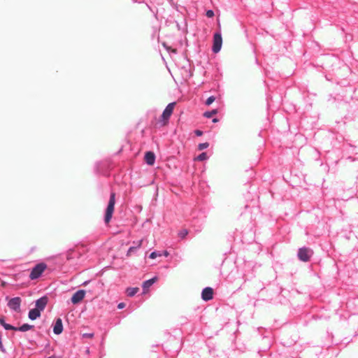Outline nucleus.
I'll return each mask as SVG.
<instances>
[{
    "label": "nucleus",
    "instance_id": "26",
    "mask_svg": "<svg viewBox=\"0 0 358 358\" xmlns=\"http://www.w3.org/2000/svg\"><path fill=\"white\" fill-rule=\"evenodd\" d=\"M0 350L2 351V352H5V349L2 345V341H1V337H0Z\"/></svg>",
    "mask_w": 358,
    "mask_h": 358
},
{
    "label": "nucleus",
    "instance_id": "4",
    "mask_svg": "<svg viewBox=\"0 0 358 358\" xmlns=\"http://www.w3.org/2000/svg\"><path fill=\"white\" fill-rule=\"evenodd\" d=\"M222 44V38L220 33H215L213 36V44L212 50L213 52L217 53L221 48Z\"/></svg>",
    "mask_w": 358,
    "mask_h": 358
},
{
    "label": "nucleus",
    "instance_id": "5",
    "mask_svg": "<svg viewBox=\"0 0 358 358\" xmlns=\"http://www.w3.org/2000/svg\"><path fill=\"white\" fill-rule=\"evenodd\" d=\"M312 255V252L310 249L306 248H302L299 250L298 257L300 260L303 262H308Z\"/></svg>",
    "mask_w": 358,
    "mask_h": 358
},
{
    "label": "nucleus",
    "instance_id": "31",
    "mask_svg": "<svg viewBox=\"0 0 358 358\" xmlns=\"http://www.w3.org/2000/svg\"><path fill=\"white\" fill-rule=\"evenodd\" d=\"M49 358H51V357H49Z\"/></svg>",
    "mask_w": 358,
    "mask_h": 358
},
{
    "label": "nucleus",
    "instance_id": "12",
    "mask_svg": "<svg viewBox=\"0 0 358 358\" xmlns=\"http://www.w3.org/2000/svg\"><path fill=\"white\" fill-rule=\"evenodd\" d=\"M157 277H154L152 279L145 281L143 283V293H146L150 287H151L157 280Z\"/></svg>",
    "mask_w": 358,
    "mask_h": 358
},
{
    "label": "nucleus",
    "instance_id": "30",
    "mask_svg": "<svg viewBox=\"0 0 358 358\" xmlns=\"http://www.w3.org/2000/svg\"><path fill=\"white\" fill-rule=\"evenodd\" d=\"M83 336H92V334H84Z\"/></svg>",
    "mask_w": 358,
    "mask_h": 358
},
{
    "label": "nucleus",
    "instance_id": "1",
    "mask_svg": "<svg viewBox=\"0 0 358 358\" xmlns=\"http://www.w3.org/2000/svg\"><path fill=\"white\" fill-rule=\"evenodd\" d=\"M115 204V193L111 192L110 199L106 210L104 221L106 224H108L112 218Z\"/></svg>",
    "mask_w": 358,
    "mask_h": 358
},
{
    "label": "nucleus",
    "instance_id": "16",
    "mask_svg": "<svg viewBox=\"0 0 358 358\" xmlns=\"http://www.w3.org/2000/svg\"><path fill=\"white\" fill-rule=\"evenodd\" d=\"M0 324L1 325L3 326V327L6 329H13V330H17V328L16 327H14L8 324H6L5 322H4V320L3 318H0Z\"/></svg>",
    "mask_w": 358,
    "mask_h": 358
},
{
    "label": "nucleus",
    "instance_id": "14",
    "mask_svg": "<svg viewBox=\"0 0 358 358\" xmlns=\"http://www.w3.org/2000/svg\"><path fill=\"white\" fill-rule=\"evenodd\" d=\"M143 243V240H140L136 243V246L130 247L127 251V256H130L132 252H134L137 248H141Z\"/></svg>",
    "mask_w": 358,
    "mask_h": 358
},
{
    "label": "nucleus",
    "instance_id": "9",
    "mask_svg": "<svg viewBox=\"0 0 358 358\" xmlns=\"http://www.w3.org/2000/svg\"><path fill=\"white\" fill-rule=\"evenodd\" d=\"M63 330L62 320L61 318H57L53 326V332L55 334H60Z\"/></svg>",
    "mask_w": 358,
    "mask_h": 358
},
{
    "label": "nucleus",
    "instance_id": "28",
    "mask_svg": "<svg viewBox=\"0 0 358 358\" xmlns=\"http://www.w3.org/2000/svg\"><path fill=\"white\" fill-rule=\"evenodd\" d=\"M169 253L167 251H164V255L165 257L169 256Z\"/></svg>",
    "mask_w": 358,
    "mask_h": 358
},
{
    "label": "nucleus",
    "instance_id": "23",
    "mask_svg": "<svg viewBox=\"0 0 358 358\" xmlns=\"http://www.w3.org/2000/svg\"><path fill=\"white\" fill-rule=\"evenodd\" d=\"M162 256V254L159 253V252H152L150 255V259H155L157 257H160Z\"/></svg>",
    "mask_w": 358,
    "mask_h": 358
},
{
    "label": "nucleus",
    "instance_id": "20",
    "mask_svg": "<svg viewBox=\"0 0 358 358\" xmlns=\"http://www.w3.org/2000/svg\"><path fill=\"white\" fill-rule=\"evenodd\" d=\"M188 234V231L187 229H182L178 233L179 237L181 238H185V236Z\"/></svg>",
    "mask_w": 358,
    "mask_h": 358
},
{
    "label": "nucleus",
    "instance_id": "19",
    "mask_svg": "<svg viewBox=\"0 0 358 358\" xmlns=\"http://www.w3.org/2000/svg\"><path fill=\"white\" fill-rule=\"evenodd\" d=\"M208 158L207 154L206 152H202L197 157L196 159L198 161H204Z\"/></svg>",
    "mask_w": 358,
    "mask_h": 358
},
{
    "label": "nucleus",
    "instance_id": "3",
    "mask_svg": "<svg viewBox=\"0 0 358 358\" xmlns=\"http://www.w3.org/2000/svg\"><path fill=\"white\" fill-rule=\"evenodd\" d=\"M46 268V265L43 263H41L37 264L33 269L31 270L29 278L31 280L37 279L41 276L42 273L45 271Z\"/></svg>",
    "mask_w": 358,
    "mask_h": 358
},
{
    "label": "nucleus",
    "instance_id": "2",
    "mask_svg": "<svg viewBox=\"0 0 358 358\" xmlns=\"http://www.w3.org/2000/svg\"><path fill=\"white\" fill-rule=\"evenodd\" d=\"M175 106H176L175 102L170 103L169 104H168V106L164 109V110L162 113V115L161 116L162 122V126L166 125L169 117H171V115L173 113Z\"/></svg>",
    "mask_w": 358,
    "mask_h": 358
},
{
    "label": "nucleus",
    "instance_id": "6",
    "mask_svg": "<svg viewBox=\"0 0 358 358\" xmlns=\"http://www.w3.org/2000/svg\"><path fill=\"white\" fill-rule=\"evenodd\" d=\"M85 291L83 289H80L74 293L71 297V302L73 304H78L80 303L85 296Z\"/></svg>",
    "mask_w": 358,
    "mask_h": 358
},
{
    "label": "nucleus",
    "instance_id": "24",
    "mask_svg": "<svg viewBox=\"0 0 358 358\" xmlns=\"http://www.w3.org/2000/svg\"><path fill=\"white\" fill-rule=\"evenodd\" d=\"M206 16L208 17H213L214 16V12L212 10H207Z\"/></svg>",
    "mask_w": 358,
    "mask_h": 358
},
{
    "label": "nucleus",
    "instance_id": "17",
    "mask_svg": "<svg viewBox=\"0 0 358 358\" xmlns=\"http://www.w3.org/2000/svg\"><path fill=\"white\" fill-rule=\"evenodd\" d=\"M217 113V110L216 109H215L211 111H208V112L204 113L203 115L206 117L210 118V117H213V115H216Z\"/></svg>",
    "mask_w": 358,
    "mask_h": 358
},
{
    "label": "nucleus",
    "instance_id": "8",
    "mask_svg": "<svg viewBox=\"0 0 358 358\" xmlns=\"http://www.w3.org/2000/svg\"><path fill=\"white\" fill-rule=\"evenodd\" d=\"M201 298L203 301H208L213 298V289L211 287H206L201 292Z\"/></svg>",
    "mask_w": 358,
    "mask_h": 358
},
{
    "label": "nucleus",
    "instance_id": "21",
    "mask_svg": "<svg viewBox=\"0 0 358 358\" xmlns=\"http://www.w3.org/2000/svg\"><path fill=\"white\" fill-rule=\"evenodd\" d=\"M208 146H209V143H200L198 145V149L199 150H204V149L207 148Z\"/></svg>",
    "mask_w": 358,
    "mask_h": 358
},
{
    "label": "nucleus",
    "instance_id": "15",
    "mask_svg": "<svg viewBox=\"0 0 358 358\" xmlns=\"http://www.w3.org/2000/svg\"><path fill=\"white\" fill-rule=\"evenodd\" d=\"M138 287H128L126 290V293L128 296H133L138 292Z\"/></svg>",
    "mask_w": 358,
    "mask_h": 358
},
{
    "label": "nucleus",
    "instance_id": "7",
    "mask_svg": "<svg viewBox=\"0 0 358 358\" xmlns=\"http://www.w3.org/2000/svg\"><path fill=\"white\" fill-rule=\"evenodd\" d=\"M20 303H21V299L20 297H15L11 299L8 303V307L16 311L19 312L20 310Z\"/></svg>",
    "mask_w": 358,
    "mask_h": 358
},
{
    "label": "nucleus",
    "instance_id": "25",
    "mask_svg": "<svg viewBox=\"0 0 358 358\" xmlns=\"http://www.w3.org/2000/svg\"><path fill=\"white\" fill-rule=\"evenodd\" d=\"M194 132H195V134L198 136H201L203 134V132L200 130H196Z\"/></svg>",
    "mask_w": 358,
    "mask_h": 358
},
{
    "label": "nucleus",
    "instance_id": "18",
    "mask_svg": "<svg viewBox=\"0 0 358 358\" xmlns=\"http://www.w3.org/2000/svg\"><path fill=\"white\" fill-rule=\"evenodd\" d=\"M31 327H33V326L27 324H24L22 325L20 327H19L17 329L21 331H26L30 329Z\"/></svg>",
    "mask_w": 358,
    "mask_h": 358
},
{
    "label": "nucleus",
    "instance_id": "13",
    "mask_svg": "<svg viewBox=\"0 0 358 358\" xmlns=\"http://www.w3.org/2000/svg\"><path fill=\"white\" fill-rule=\"evenodd\" d=\"M41 316V311L37 308H34L29 312V318L31 320H34Z\"/></svg>",
    "mask_w": 358,
    "mask_h": 358
},
{
    "label": "nucleus",
    "instance_id": "10",
    "mask_svg": "<svg viewBox=\"0 0 358 358\" xmlns=\"http://www.w3.org/2000/svg\"><path fill=\"white\" fill-rule=\"evenodd\" d=\"M48 303V298L46 296L41 297L36 301V308L40 310L41 312L45 308Z\"/></svg>",
    "mask_w": 358,
    "mask_h": 358
},
{
    "label": "nucleus",
    "instance_id": "29",
    "mask_svg": "<svg viewBox=\"0 0 358 358\" xmlns=\"http://www.w3.org/2000/svg\"><path fill=\"white\" fill-rule=\"evenodd\" d=\"M213 122H218V119L215 118V119L213 120Z\"/></svg>",
    "mask_w": 358,
    "mask_h": 358
},
{
    "label": "nucleus",
    "instance_id": "11",
    "mask_svg": "<svg viewBox=\"0 0 358 358\" xmlns=\"http://www.w3.org/2000/svg\"><path fill=\"white\" fill-rule=\"evenodd\" d=\"M144 159L147 164L152 166L155 162V155L154 152L148 151L145 152Z\"/></svg>",
    "mask_w": 358,
    "mask_h": 358
},
{
    "label": "nucleus",
    "instance_id": "27",
    "mask_svg": "<svg viewBox=\"0 0 358 358\" xmlns=\"http://www.w3.org/2000/svg\"><path fill=\"white\" fill-rule=\"evenodd\" d=\"M124 306H125V304H124V303H120L118 304V306H117V308H118L119 309H122V308H123Z\"/></svg>",
    "mask_w": 358,
    "mask_h": 358
},
{
    "label": "nucleus",
    "instance_id": "22",
    "mask_svg": "<svg viewBox=\"0 0 358 358\" xmlns=\"http://www.w3.org/2000/svg\"><path fill=\"white\" fill-rule=\"evenodd\" d=\"M215 100V98L213 96H211L207 99V100L206 101V104L207 106H210L211 103L214 102Z\"/></svg>",
    "mask_w": 358,
    "mask_h": 358
}]
</instances>
